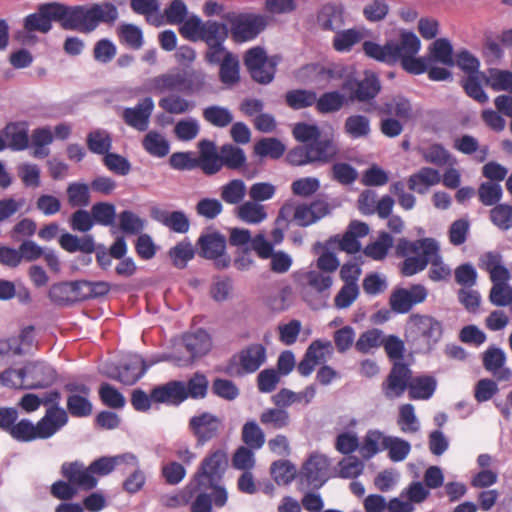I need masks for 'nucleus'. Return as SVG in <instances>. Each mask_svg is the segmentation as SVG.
<instances>
[{"instance_id":"obj_34","label":"nucleus","mask_w":512,"mask_h":512,"mask_svg":"<svg viewBox=\"0 0 512 512\" xmlns=\"http://www.w3.org/2000/svg\"><path fill=\"white\" fill-rule=\"evenodd\" d=\"M307 146L312 163H328L336 157L338 152L336 144L331 139H317Z\"/></svg>"},{"instance_id":"obj_47","label":"nucleus","mask_w":512,"mask_h":512,"mask_svg":"<svg viewBox=\"0 0 512 512\" xmlns=\"http://www.w3.org/2000/svg\"><path fill=\"white\" fill-rule=\"evenodd\" d=\"M60 246L68 252L81 251L84 253H91L95 249L93 237L86 235L82 238L70 233H64L59 239Z\"/></svg>"},{"instance_id":"obj_15","label":"nucleus","mask_w":512,"mask_h":512,"mask_svg":"<svg viewBox=\"0 0 512 512\" xmlns=\"http://www.w3.org/2000/svg\"><path fill=\"white\" fill-rule=\"evenodd\" d=\"M189 428L195 436L197 443L203 445L218 436L222 428V421L217 416L204 412L190 419Z\"/></svg>"},{"instance_id":"obj_9","label":"nucleus","mask_w":512,"mask_h":512,"mask_svg":"<svg viewBox=\"0 0 512 512\" xmlns=\"http://www.w3.org/2000/svg\"><path fill=\"white\" fill-rule=\"evenodd\" d=\"M35 347L33 327L21 330L19 335L0 340V364L7 362L12 356L30 353Z\"/></svg>"},{"instance_id":"obj_3","label":"nucleus","mask_w":512,"mask_h":512,"mask_svg":"<svg viewBox=\"0 0 512 512\" xmlns=\"http://www.w3.org/2000/svg\"><path fill=\"white\" fill-rule=\"evenodd\" d=\"M68 421L65 410L50 408L36 424L28 419H21L11 428L10 435L20 442H31L36 439L52 437Z\"/></svg>"},{"instance_id":"obj_48","label":"nucleus","mask_w":512,"mask_h":512,"mask_svg":"<svg viewBox=\"0 0 512 512\" xmlns=\"http://www.w3.org/2000/svg\"><path fill=\"white\" fill-rule=\"evenodd\" d=\"M317 23L323 30L337 32L343 26V16L335 6L325 5L318 13Z\"/></svg>"},{"instance_id":"obj_12","label":"nucleus","mask_w":512,"mask_h":512,"mask_svg":"<svg viewBox=\"0 0 512 512\" xmlns=\"http://www.w3.org/2000/svg\"><path fill=\"white\" fill-rule=\"evenodd\" d=\"M411 378L412 372L406 364L395 363L387 379L382 383L383 394L388 399L401 397L410 387Z\"/></svg>"},{"instance_id":"obj_36","label":"nucleus","mask_w":512,"mask_h":512,"mask_svg":"<svg viewBox=\"0 0 512 512\" xmlns=\"http://www.w3.org/2000/svg\"><path fill=\"white\" fill-rule=\"evenodd\" d=\"M198 244L203 257L216 259L222 256L225 250L226 241L225 238L218 233H208L199 238Z\"/></svg>"},{"instance_id":"obj_35","label":"nucleus","mask_w":512,"mask_h":512,"mask_svg":"<svg viewBox=\"0 0 512 512\" xmlns=\"http://www.w3.org/2000/svg\"><path fill=\"white\" fill-rule=\"evenodd\" d=\"M348 102L346 95L335 90L317 97L315 107L320 114H329L340 111Z\"/></svg>"},{"instance_id":"obj_8","label":"nucleus","mask_w":512,"mask_h":512,"mask_svg":"<svg viewBox=\"0 0 512 512\" xmlns=\"http://www.w3.org/2000/svg\"><path fill=\"white\" fill-rule=\"evenodd\" d=\"M54 21L59 22L66 30L90 32L85 6H65L52 3Z\"/></svg>"},{"instance_id":"obj_41","label":"nucleus","mask_w":512,"mask_h":512,"mask_svg":"<svg viewBox=\"0 0 512 512\" xmlns=\"http://www.w3.org/2000/svg\"><path fill=\"white\" fill-rule=\"evenodd\" d=\"M202 116L207 123L217 128L229 126L234 119L231 110L220 105L207 106L203 109Z\"/></svg>"},{"instance_id":"obj_38","label":"nucleus","mask_w":512,"mask_h":512,"mask_svg":"<svg viewBox=\"0 0 512 512\" xmlns=\"http://www.w3.org/2000/svg\"><path fill=\"white\" fill-rule=\"evenodd\" d=\"M182 83L180 91L187 94H196L204 90L207 85V74L200 69H191L188 71L180 70Z\"/></svg>"},{"instance_id":"obj_58","label":"nucleus","mask_w":512,"mask_h":512,"mask_svg":"<svg viewBox=\"0 0 512 512\" xmlns=\"http://www.w3.org/2000/svg\"><path fill=\"white\" fill-rule=\"evenodd\" d=\"M285 146L276 138H263L254 145V153L259 157L280 158Z\"/></svg>"},{"instance_id":"obj_2","label":"nucleus","mask_w":512,"mask_h":512,"mask_svg":"<svg viewBox=\"0 0 512 512\" xmlns=\"http://www.w3.org/2000/svg\"><path fill=\"white\" fill-rule=\"evenodd\" d=\"M442 324L427 314H411L405 326L406 341L418 353H429L442 337Z\"/></svg>"},{"instance_id":"obj_18","label":"nucleus","mask_w":512,"mask_h":512,"mask_svg":"<svg viewBox=\"0 0 512 512\" xmlns=\"http://www.w3.org/2000/svg\"><path fill=\"white\" fill-rule=\"evenodd\" d=\"M153 110V99L146 97L139 101L136 106L125 108L122 112V119L128 126L138 131H146Z\"/></svg>"},{"instance_id":"obj_61","label":"nucleus","mask_w":512,"mask_h":512,"mask_svg":"<svg viewBox=\"0 0 512 512\" xmlns=\"http://www.w3.org/2000/svg\"><path fill=\"white\" fill-rule=\"evenodd\" d=\"M423 159L431 164L442 167L451 164V155L440 144H432L420 150Z\"/></svg>"},{"instance_id":"obj_39","label":"nucleus","mask_w":512,"mask_h":512,"mask_svg":"<svg viewBox=\"0 0 512 512\" xmlns=\"http://www.w3.org/2000/svg\"><path fill=\"white\" fill-rule=\"evenodd\" d=\"M237 217L248 224H259L267 218L265 207L253 200L245 201L237 207Z\"/></svg>"},{"instance_id":"obj_25","label":"nucleus","mask_w":512,"mask_h":512,"mask_svg":"<svg viewBox=\"0 0 512 512\" xmlns=\"http://www.w3.org/2000/svg\"><path fill=\"white\" fill-rule=\"evenodd\" d=\"M123 464L135 465L136 455L124 453L116 456H103L91 462V471L94 476H106L116 468L121 470Z\"/></svg>"},{"instance_id":"obj_46","label":"nucleus","mask_w":512,"mask_h":512,"mask_svg":"<svg viewBox=\"0 0 512 512\" xmlns=\"http://www.w3.org/2000/svg\"><path fill=\"white\" fill-rule=\"evenodd\" d=\"M428 58H430V62L434 60L446 66H453L455 61L453 59V47L450 41L446 38L436 39L429 46Z\"/></svg>"},{"instance_id":"obj_21","label":"nucleus","mask_w":512,"mask_h":512,"mask_svg":"<svg viewBox=\"0 0 512 512\" xmlns=\"http://www.w3.org/2000/svg\"><path fill=\"white\" fill-rule=\"evenodd\" d=\"M65 389L71 393L67 399V407L70 413L77 417L90 415L92 412V404L88 400L90 389L77 383H68Z\"/></svg>"},{"instance_id":"obj_56","label":"nucleus","mask_w":512,"mask_h":512,"mask_svg":"<svg viewBox=\"0 0 512 512\" xmlns=\"http://www.w3.org/2000/svg\"><path fill=\"white\" fill-rule=\"evenodd\" d=\"M228 36V29L225 24L217 21H206L199 36V40L207 45L224 42Z\"/></svg>"},{"instance_id":"obj_60","label":"nucleus","mask_w":512,"mask_h":512,"mask_svg":"<svg viewBox=\"0 0 512 512\" xmlns=\"http://www.w3.org/2000/svg\"><path fill=\"white\" fill-rule=\"evenodd\" d=\"M317 94L314 91L296 89L286 93L287 104L295 109H303L315 105Z\"/></svg>"},{"instance_id":"obj_44","label":"nucleus","mask_w":512,"mask_h":512,"mask_svg":"<svg viewBox=\"0 0 512 512\" xmlns=\"http://www.w3.org/2000/svg\"><path fill=\"white\" fill-rule=\"evenodd\" d=\"M219 153L222 167H227L231 170L242 169L247 160L244 150L232 144L223 145Z\"/></svg>"},{"instance_id":"obj_49","label":"nucleus","mask_w":512,"mask_h":512,"mask_svg":"<svg viewBox=\"0 0 512 512\" xmlns=\"http://www.w3.org/2000/svg\"><path fill=\"white\" fill-rule=\"evenodd\" d=\"M285 407H275L265 409L260 414V422L273 429H283L290 424V414L284 409Z\"/></svg>"},{"instance_id":"obj_43","label":"nucleus","mask_w":512,"mask_h":512,"mask_svg":"<svg viewBox=\"0 0 512 512\" xmlns=\"http://www.w3.org/2000/svg\"><path fill=\"white\" fill-rule=\"evenodd\" d=\"M142 146L147 153L158 158L165 157L170 150L166 137L157 131H149L142 140Z\"/></svg>"},{"instance_id":"obj_13","label":"nucleus","mask_w":512,"mask_h":512,"mask_svg":"<svg viewBox=\"0 0 512 512\" xmlns=\"http://www.w3.org/2000/svg\"><path fill=\"white\" fill-rule=\"evenodd\" d=\"M52 21H54L52 3L41 5L37 12L24 19L23 31L18 32L17 38L26 42L29 34L33 32L47 33L52 28Z\"/></svg>"},{"instance_id":"obj_64","label":"nucleus","mask_w":512,"mask_h":512,"mask_svg":"<svg viewBox=\"0 0 512 512\" xmlns=\"http://www.w3.org/2000/svg\"><path fill=\"white\" fill-rule=\"evenodd\" d=\"M111 137L105 130H95L87 135V146L96 154H105L111 148Z\"/></svg>"},{"instance_id":"obj_23","label":"nucleus","mask_w":512,"mask_h":512,"mask_svg":"<svg viewBox=\"0 0 512 512\" xmlns=\"http://www.w3.org/2000/svg\"><path fill=\"white\" fill-rule=\"evenodd\" d=\"M392 63L416 56L421 48L419 38L412 32H402L398 42H390Z\"/></svg>"},{"instance_id":"obj_7","label":"nucleus","mask_w":512,"mask_h":512,"mask_svg":"<svg viewBox=\"0 0 512 512\" xmlns=\"http://www.w3.org/2000/svg\"><path fill=\"white\" fill-rule=\"evenodd\" d=\"M278 62L277 56L268 57L266 51L259 46L247 50L244 56L247 70L253 80L260 84H268L274 79Z\"/></svg>"},{"instance_id":"obj_55","label":"nucleus","mask_w":512,"mask_h":512,"mask_svg":"<svg viewBox=\"0 0 512 512\" xmlns=\"http://www.w3.org/2000/svg\"><path fill=\"white\" fill-rule=\"evenodd\" d=\"M242 441L253 450H259L265 443V434L255 421H248L242 427Z\"/></svg>"},{"instance_id":"obj_16","label":"nucleus","mask_w":512,"mask_h":512,"mask_svg":"<svg viewBox=\"0 0 512 512\" xmlns=\"http://www.w3.org/2000/svg\"><path fill=\"white\" fill-rule=\"evenodd\" d=\"M330 204L323 199H316L310 203L298 204L294 208L293 220L297 225L306 227L312 225L331 212Z\"/></svg>"},{"instance_id":"obj_40","label":"nucleus","mask_w":512,"mask_h":512,"mask_svg":"<svg viewBox=\"0 0 512 512\" xmlns=\"http://www.w3.org/2000/svg\"><path fill=\"white\" fill-rule=\"evenodd\" d=\"M343 130L353 139L365 138L371 133L370 120L361 114L350 115L345 119Z\"/></svg>"},{"instance_id":"obj_32","label":"nucleus","mask_w":512,"mask_h":512,"mask_svg":"<svg viewBox=\"0 0 512 512\" xmlns=\"http://www.w3.org/2000/svg\"><path fill=\"white\" fill-rule=\"evenodd\" d=\"M483 366L498 379H507L509 371L504 368L506 356L503 350L490 347L483 353Z\"/></svg>"},{"instance_id":"obj_30","label":"nucleus","mask_w":512,"mask_h":512,"mask_svg":"<svg viewBox=\"0 0 512 512\" xmlns=\"http://www.w3.org/2000/svg\"><path fill=\"white\" fill-rule=\"evenodd\" d=\"M316 394L314 386H307L303 391L296 393L289 389H281L272 396V401L277 407H289L294 403L309 404Z\"/></svg>"},{"instance_id":"obj_51","label":"nucleus","mask_w":512,"mask_h":512,"mask_svg":"<svg viewBox=\"0 0 512 512\" xmlns=\"http://www.w3.org/2000/svg\"><path fill=\"white\" fill-rule=\"evenodd\" d=\"M436 388V381L433 377L422 376L411 378L409 397L411 399H429Z\"/></svg>"},{"instance_id":"obj_50","label":"nucleus","mask_w":512,"mask_h":512,"mask_svg":"<svg viewBox=\"0 0 512 512\" xmlns=\"http://www.w3.org/2000/svg\"><path fill=\"white\" fill-rule=\"evenodd\" d=\"M379 113L394 115L401 120L412 117V106L404 97L397 96L378 108Z\"/></svg>"},{"instance_id":"obj_11","label":"nucleus","mask_w":512,"mask_h":512,"mask_svg":"<svg viewBox=\"0 0 512 512\" xmlns=\"http://www.w3.org/2000/svg\"><path fill=\"white\" fill-rule=\"evenodd\" d=\"M428 295L427 289L416 284L410 288L396 289L390 296L389 304L393 311L397 313H407L414 305L423 303Z\"/></svg>"},{"instance_id":"obj_14","label":"nucleus","mask_w":512,"mask_h":512,"mask_svg":"<svg viewBox=\"0 0 512 512\" xmlns=\"http://www.w3.org/2000/svg\"><path fill=\"white\" fill-rule=\"evenodd\" d=\"M183 343L186 351L189 353V356L178 357L173 355V361L178 366H187L191 364L195 358L205 355L211 349L210 336L204 330H198L195 333L185 335Z\"/></svg>"},{"instance_id":"obj_19","label":"nucleus","mask_w":512,"mask_h":512,"mask_svg":"<svg viewBox=\"0 0 512 512\" xmlns=\"http://www.w3.org/2000/svg\"><path fill=\"white\" fill-rule=\"evenodd\" d=\"M63 476L74 486L84 490L96 487L98 480L91 471V466L85 467L80 462L64 463L61 467Z\"/></svg>"},{"instance_id":"obj_10","label":"nucleus","mask_w":512,"mask_h":512,"mask_svg":"<svg viewBox=\"0 0 512 512\" xmlns=\"http://www.w3.org/2000/svg\"><path fill=\"white\" fill-rule=\"evenodd\" d=\"M226 466L227 455L223 451L217 450L208 455L196 474L199 486H214L219 483Z\"/></svg>"},{"instance_id":"obj_54","label":"nucleus","mask_w":512,"mask_h":512,"mask_svg":"<svg viewBox=\"0 0 512 512\" xmlns=\"http://www.w3.org/2000/svg\"><path fill=\"white\" fill-rule=\"evenodd\" d=\"M485 82L494 91H506L512 94V72L509 70L489 69Z\"/></svg>"},{"instance_id":"obj_37","label":"nucleus","mask_w":512,"mask_h":512,"mask_svg":"<svg viewBox=\"0 0 512 512\" xmlns=\"http://www.w3.org/2000/svg\"><path fill=\"white\" fill-rule=\"evenodd\" d=\"M388 439L389 436H386L379 430H369L360 446L361 455L366 459H370L378 452L386 450Z\"/></svg>"},{"instance_id":"obj_63","label":"nucleus","mask_w":512,"mask_h":512,"mask_svg":"<svg viewBox=\"0 0 512 512\" xmlns=\"http://www.w3.org/2000/svg\"><path fill=\"white\" fill-rule=\"evenodd\" d=\"M397 423L404 433H416L419 430V421L412 404L400 406Z\"/></svg>"},{"instance_id":"obj_59","label":"nucleus","mask_w":512,"mask_h":512,"mask_svg":"<svg viewBox=\"0 0 512 512\" xmlns=\"http://www.w3.org/2000/svg\"><path fill=\"white\" fill-rule=\"evenodd\" d=\"M333 352L334 348L331 341L317 339L311 342L305 353L310 359L319 365L327 359H330Z\"/></svg>"},{"instance_id":"obj_52","label":"nucleus","mask_w":512,"mask_h":512,"mask_svg":"<svg viewBox=\"0 0 512 512\" xmlns=\"http://www.w3.org/2000/svg\"><path fill=\"white\" fill-rule=\"evenodd\" d=\"M246 192V185L241 179H233L220 188L221 199L230 205L241 203Z\"/></svg>"},{"instance_id":"obj_1","label":"nucleus","mask_w":512,"mask_h":512,"mask_svg":"<svg viewBox=\"0 0 512 512\" xmlns=\"http://www.w3.org/2000/svg\"><path fill=\"white\" fill-rule=\"evenodd\" d=\"M307 69L313 71L320 80L325 82L345 77L342 89L348 92L347 99L349 102H370L381 90L379 79L373 73H367L364 79L357 80L350 75H346V69L343 66L324 68L312 65Z\"/></svg>"},{"instance_id":"obj_28","label":"nucleus","mask_w":512,"mask_h":512,"mask_svg":"<svg viewBox=\"0 0 512 512\" xmlns=\"http://www.w3.org/2000/svg\"><path fill=\"white\" fill-rule=\"evenodd\" d=\"M145 371L146 366L142 358L138 355H133L121 366L117 374H109V376L125 385H133Z\"/></svg>"},{"instance_id":"obj_17","label":"nucleus","mask_w":512,"mask_h":512,"mask_svg":"<svg viewBox=\"0 0 512 512\" xmlns=\"http://www.w3.org/2000/svg\"><path fill=\"white\" fill-rule=\"evenodd\" d=\"M26 389H40L52 385L56 380L55 370L41 361L29 362L24 367Z\"/></svg>"},{"instance_id":"obj_53","label":"nucleus","mask_w":512,"mask_h":512,"mask_svg":"<svg viewBox=\"0 0 512 512\" xmlns=\"http://www.w3.org/2000/svg\"><path fill=\"white\" fill-rule=\"evenodd\" d=\"M392 245V236L386 232H381L375 241L371 242L364 248L363 253L373 260L380 261L387 256Z\"/></svg>"},{"instance_id":"obj_6","label":"nucleus","mask_w":512,"mask_h":512,"mask_svg":"<svg viewBox=\"0 0 512 512\" xmlns=\"http://www.w3.org/2000/svg\"><path fill=\"white\" fill-rule=\"evenodd\" d=\"M226 20L230 24L231 37L237 43L255 39L267 26V17L261 14L232 13Z\"/></svg>"},{"instance_id":"obj_4","label":"nucleus","mask_w":512,"mask_h":512,"mask_svg":"<svg viewBox=\"0 0 512 512\" xmlns=\"http://www.w3.org/2000/svg\"><path fill=\"white\" fill-rule=\"evenodd\" d=\"M293 277L304 301L314 309L326 306L333 285L332 275L316 269H308L294 273Z\"/></svg>"},{"instance_id":"obj_26","label":"nucleus","mask_w":512,"mask_h":512,"mask_svg":"<svg viewBox=\"0 0 512 512\" xmlns=\"http://www.w3.org/2000/svg\"><path fill=\"white\" fill-rule=\"evenodd\" d=\"M29 128L26 122L9 123L3 130L6 146L21 151L29 145Z\"/></svg>"},{"instance_id":"obj_5","label":"nucleus","mask_w":512,"mask_h":512,"mask_svg":"<svg viewBox=\"0 0 512 512\" xmlns=\"http://www.w3.org/2000/svg\"><path fill=\"white\" fill-rule=\"evenodd\" d=\"M397 254L405 256L408 254H418L420 251L427 256V265L430 264L429 278L432 281H442L449 278L451 269L443 262L439 254V245L432 238H424L414 242L404 238L397 244Z\"/></svg>"},{"instance_id":"obj_45","label":"nucleus","mask_w":512,"mask_h":512,"mask_svg":"<svg viewBox=\"0 0 512 512\" xmlns=\"http://www.w3.org/2000/svg\"><path fill=\"white\" fill-rule=\"evenodd\" d=\"M159 106L169 114L181 115L191 112L195 103L179 94H169L159 100Z\"/></svg>"},{"instance_id":"obj_22","label":"nucleus","mask_w":512,"mask_h":512,"mask_svg":"<svg viewBox=\"0 0 512 512\" xmlns=\"http://www.w3.org/2000/svg\"><path fill=\"white\" fill-rule=\"evenodd\" d=\"M151 398L158 403L180 404L187 399V390L184 382L171 381L156 387L151 392Z\"/></svg>"},{"instance_id":"obj_42","label":"nucleus","mask_w":512,"mask_h":512,"mask_svg":"<svg viewBox=\"0 0 512 512\" xmlns=\"http://www.w3.org/2000/svg\"><path fill=\"white\" fill-rule=\"evenodd\" d=\"M121 471L130 472L122 485L124 491L129 494H135L143 488L146 482V476L144 471L140 468V463L137 457L135 465L123 464Z\"/></svg>"},{"instance_id":"obj_31","label":"nucleus","mask_w":512,"mask_h":512,"mask_svg":"<svg viewBox=\"0 0 512 512\" xmlns=\"http://www.w3.org/2000/svg\"><path fill=\"white\" fill-rule=\"evenodd\" d=\"M89 31L94 30L99 22H114L118 18V11L114 4L102 2L86 7Z\"/></svg>"},{"instance_id":"obj_24","label":"nucleus","mask_w":512,"mask_h":512,"mask_svg":"<svg viewBox=\"0 0 512 512\" xmlns=\"http://www.w3.org/2000/svg\"><path fill=\"white\" fill-rule=\"evenodd\" d=\"M329 461L324 455H312L303 467V475L314 487L322 486L328 478Z\"/></svg>"},{"instance_id":"obj_33","label":"nucleus","mask_w":512,"mask_h":512,"mask_svg":"<svg viewBox=\"0 0 512 512\" xmlns=\"http://www.w3.org/2000/svg\"><path fill=\"white\" fill-rule=\"evenodd\" d=\"M152 216L176 233H186L189 229V220L181 211L168 212L161 209H153Z\"/></svg>"},{"instance_id":"obj_62","label":"nucleus","mask_w":512,"mask_h":512,"mask_svg":"<svg viewBox=\"0 0 512 512\" xmlns=\"http://www.w3.org/2000/svg\"><path fill=\"white\" fill-rule=\"evenodd\" d=\"M361 39L362 34L355 29L338 30L333 39V47L338 52H347Z\"/></svg>"},{"instance_id":"obj_57","label":"nucleus","mask_w":512,"mask_h":512,"mask_svg":"<svg viewBox=\"0 0 512 512\" xmlns=\"http://www.w3.org/2000/svg\"><path fill=\"white\" fill-rule=\"evenodd\" d=\"M220 80L227 85H233L239 80V60L233 53H227L220 64Z\"/></svg>"},{"instance_id":"obj_27","label":"nucleus","mask_w":512,"mask_h":512,"mask_svg":"<svg viewBox=\"0 0 512 512\" xmlns=\"http://www.w3.org/2000/svg\"><path fill=\"white\" fill-rule=\"evenodd\" d=\"M440 181L441 175L438 170L431 167H423L409 176L408 187L419 194H425L430 187L437 185Z\"/></svg>"},{"instance_id":"obj_20","label":"nucleus","mask_w":512,"mask_h":512,"mask_svg":"<svg viewBox=\"0 0 512 512\" xmlns=\"http://www.w3.org/2000/svg\"><path fill=\"white\" fill-rule=\"evenodd\" d=\"M182 76L180 69H172L157 76L148 78L142 85L141 91L145 93L160 94L166 91H180Z\"/></svg>"},{"instance_id":"obj_29","label":"nucleus","mask_w":512,"mask_h":512,"mask_svg":"<svg viewBox=\"0 0 512 512\" xmlns=\"http://www.w3.org/2000/svg\"><path fill=\"white\" fill-rule=\"evenodd\" d=\"M266 349L262 344H251L239 353V364L247 373H253L264 364Z\"/></svg>"}]
</instances>
